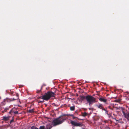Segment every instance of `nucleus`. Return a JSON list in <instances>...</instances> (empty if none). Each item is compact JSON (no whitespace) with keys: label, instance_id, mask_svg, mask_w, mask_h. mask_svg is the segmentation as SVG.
<instances>
[{"label":"nucleus","instance_id":"1","mask_svg":"<svg viewBox=\"0 0 129 129\" xmlns=\"http://www.w3.org/2000/svg\"><path fill=\"white\" fill-rule=\"evenodd\" d=\"M65 115H61L53 120L52 122L53 125L55 126L62 123L67 118V117L64 116Z\"/></svg>","mask_w":129,"mask_h":129},{"label":"nucleus","instance_id":"2","mask_svg":"<svg viewBox=\"0 0 129 129\" xmlns=\"http://www.w3.org/2000/svg\"><path fill=\"white\" fill-rule=\"evenodd\" d=\"M81 99L82 100L85 99L87 102L90 106L91 105L94 103L96 102L95 98L92 96L89 95L86 96H83L81 97Z\"/></svg>","mask_w":129,"mask_h":129},{"label":"nucleus","instance_id":"3","mask_svg":"<svg viewBox=\"0 0 129 129\" xmlns=\"http://www.w3.org/2000/svg\"><path fill=\"white\" fill-rule=\"evenodd\" d=\"M40 98H41V99L46 101H48L50 99L47 92L45 93L44 95L40 97Z\"/></svg>","mask_w":129,"mask_h":129},{"label":"nucleus","instance_id":"4","mask_svg":"<svg viewBox=\"0 0 129 129\" xmlns=\"http://www.w3.org/2000/svg\"><path fill=\"white\" fill-rule=\"evenodd\" d=\"M71 123L73 125L76 126H81V124L78 123L73 121L71 120Z\"/></svg>","mask_w":129,"mask_h":129},{"label":"nucleus","instance_id":"5","mask_svg":"<svg viewBox=\"0 0 129 129\" xmlns=\"http://www.w3.org/2000/svg\"><path fill=\"white\" fill-rule=\"evenodd\" d=\"M47 92L50 99L52 97H54L56 95L52 91H48Z\"/></svg>","mask_w":129,"mask_h":129},{"label":"nucleus","instance_id":"6","mask_svg":"<svg viewBox=\"0 0 129 129\" xmlns=\"http://www.w3.org/2000/svg\"><path fill=\"white\" fill-rule=\"evenodd\" d=\"M10 117L9 116H8L7 117L4 116L2 117L3 118L2 120H3L4 121H7L9 120Z\"/></svg>","mask_w":129,"mask_h":129},{"label":"nucleus","instance_id":"7","mask_svg":"<svg viewBox=\"0 0 129 129\" xmlns=\"http://www.w3.org/2000/svg\"><path fill=\"white\" fill-rule=\"evenodd\" d=\"M99 100L100 101L106 103V102L107 100V99H105L104 98H99Z\"/></svg>","mask_w":129,"mask_h":129},{"label":"nucleus","instance_id":"8","mask_svg":"<svg viewBox=\"0 0 129 129\" xmlns=\"http://www.w3.org/2000/svg\"><path fill=\"white\" fill-rule=\"evenodd\" d=\"M4 100L5 102H10L11 101H12V100L10 99H8V98H6Z\"/></svg>","mask_w":129,"mask_h":129},{"label":"nucleus","instance_id":"9","mask_svg":"<svg viewBox=\"0 0 129 129\" xmlns=\"http://www.w3.org/2000/svg\"><path fill=\"white\" fill-rule=\"evenodd\" d=\"M34 109H30L28 110H27V112L29 113H34Z\"/></svg>","mask_w":129,"mask_h":129},{"label":"nucleus","instance_id":"10","mask_svg":"<svg viewBox=\"0 0 129 129\" xmlns=\"http://www.w3.org/2000/svg\"><path fill=\"white\" fill-rule=\"evenodd\" d=\"M96 106L100 109H102L103 108V106L102 104H100L99 105H96Z\"/></svg>","mask_w":129,"mask_h":129},{"label":"nucleus","instance_id":"11","mask_svg":"<svg viewBox=\"0 0 129 129\" xmlns=\"http://www.w3.org/2000/svg\"><path fill=\"white\" fill-rule=\"evenodd\" d=\"M52 127V126H51V125H47L46 127V129H51Z\"/></svg>","mask_w":129,"mask_h":129},{"label":"nucleus","instance_id":"12","mask_svg":"<svg viewBox=\"0 0 129 129\" xmlns=\"http://www.w3.org/2000/svg\"><path fill=\"white\" fill-rule=\"evenodd\" d=\"M9 109L8 108H6L3 111H2V113H4L5 112H6L7 111V110H8Z\"/></svg>","mask_w":129,"mask_h":129},{"label":"nucleus","instance_id":"13","mask_svg":"<svg viewBox=\"0 0 129 129\" xmlns=\"http://www.w3.org/2000/svg\"><path fill=\"white\" fill-rule=\"evenodd\" d=\"M75 109V107L74 106L70 107V110L71 111H74Z\"/></svg>","mask_w":129,"mask_h":129},{"label":"nucleus","instance_id":"14","mask_svg":"<svg viewBox=\"0 0 129 129\" xmlns=\"http://www.w3.org/2000/svg\"><path fill=\"white\" fill-rule=\"evenodd\" d=\"M125 118L128 120H129V113H127V114L126 115V116Z\"/></svg>","mask_w":129,"mask_h":129},{"label":"nucleus","instance_id":"15","mask_svg":"<svg viewBox=\"0 0 129 129\" xmlns=\"http://www.w3.org/2000/svg\"><path fill=\"white\" fill-rule=\"evenodd\" d=\"M87 115V114L86 112H84L82 114V116L84 117H85Z\"/></svg>","mask_w":129,"mask_h":129},{"label":"nucleus","instance_id":"16","mask_svg":"<svg viewBox=\"0 0 129 129\" xmlns=\"http://www.w3.org/2000/svg\"><path fill=\"white\" fill-rule=\"evenodd\" d=\"M122 113L123 114V115H124L125 117V118L126 117V115L127 114V113H125V112L124 111H122Z\"/></svg>","mask_w":129,"mask_h":129},{"label":"nucleus","instance_id":"17","mask_svg":"<svg viewBox=\"0 0 129 129\" xmlns=\"http://www.w3.org/2000/svg\"><path fill=\"white\" fill-rule=\"evenodd\" d=\"M45 126H40L39 128V129H45Z\"/></svg>","mask_w":129,"mask_h":129},{"label":"nucleus","instance_id":"18","mask_svg":"<svg viewBox=\"0 0 129 129\" xmlns=\"http://www.w3.org/2000/svg\"><path fill=\"white\" fill-rule=\"evenodd\" d=\"M31 129H39L38 128L34 126L31 127Z\"/></svg>","mask_w":129,"mask_h":129},{"label":"nucleus","instance_id":"19","mask_svg":"<svg viewBox=\"0 0 129 129\" xmlns=\"http://www.w3.org/2000/svg\"><path fill=\"white\" fill-rule=\"evenodd\" d=\"M121 100L120 99H118L116 100L115 101L116 102H121Z\"/></svg>","mask_w":129,"mask_h":129},{"label":"nucleus","instance_id":"20","mask_svg":"<svg viewBox=\"0 0 129 129\" xmlns=\"http://www.w3.org/2000/svg\"><path fill=\"white\" fill-rule=\"evenodd\" d=\"M99 117H98L96 116L94 117V120H99Z\"/></svg>","mask_w":129,"mask_h":129},{"label":"nucleus","instance_id":"21","mask_svg":"<svg viewBox=\"0 0 129 129\" xmlns=\"http://www.w3.org/2000/svg\"><path fill=\"white\" fill-rule=\"evenodd\" d=\"M18 98V97L17 96V95H16V98H13L12 99V100H12V101H14L15 100H17Z\"/></svg>","mask_w":129,"mask_h":129},{"label":"nucleus","instance_id":"22","mask_svg":"<svg viewBox=\"0 0 129 129\" xmlns=\"http://www.w3.org/2000/svg\"><path fill=\"white\" fill-rule=\"evenodd\" d=\"M42 87H43V86H42L41 87V89L40 90H37V93H39L40 92V91H41V89H42Z\"/></svg>","mask_w":129,"mask_h":129},{"label":"nucleus","instance_id":"23","mask_svg":"<svg viewBox=\"0 0 129 129\" xmlns=\"http://www.w3.org/2000/svg\"><path fill=\"white\" fill-rule=\"evenodd\" d=\"M14 121V119L13 118L10 121V123H11L12 122Z\"/></svg>","mask_w":129,"mask_h":129},{"label":"nucleus","instance_id":"24","mask_svg":"<svg viewBox=\"0 0 129 129\" xmlns=\"http://www.w3.org/2000/svg\"><path fill=\"white\" fill-rule=\"evenodd\" d=\"M72 118H73V119H75V118H77V117H74L73 115H72Z\"/></svg>","mask_w":129,"mask_h":129},{"label":"nucleus","instance_id":"25","mask_svg":"<svg viewBox=\"0 0 129 129\" xmlns=\"http://www.w3.org/2000/svg\"><path fill=\"white\" fill-rule=\"evenodd\" d=\"M14 113L15 114H18V112L17 111H15L14 112Z\"/></svg>","mask_w":129,"mask_h":129},{"label":"nucleus","instance_id":"26","mask_svg":"<svg viewBox=\"0 0 129 129\" xmlns=\"http://www.w3.org/2000/svg\"><path fill=\"white\" fill-rule=\"evenodd\" d=\"M102 109V110H104V111H105L106 110V109L104 108L103 107V108L102 109Z\"/></svg>","mask_w":129,"mask_h":129},{"label":"nucleus","instance_id":"27","mask_svg":"<svg viewBox=\"0 0 129 129\" xmlns=\"http://www.w3.org/2000/svg\"><path fill=\"white\" fill-rule=\"evenodd\" d=\"M13 94V92H11L10 94V95H12V94Z\"/></svg>","mask_w":129,"mask_h":129},{"label":"nucleus","instance_id":"28","mask_svg":"<svg viewBox=\"0 0 129 129\" xmlns=\"http://www.w3.org/2000/svg\"><path fill=\"white\" fill-rule=\"evenodd\" d=\"M105 111H106V113L107 114L108 113V111H107L106 110Z\"/></svg>","mask_w":129,"mask_h":129},{"label":"nucleus","instance_id":"29","mask_svg":"<svg viewBox=\"0 0 129 129\" xmlns=\"http://www.w3.org/2000/svg\"><path fill=\"white\" fill-rule=\"evenodd\" d=\"M115 120H116V121H118V120H116V119H115Z\"/></svg>","mask_w":129,"mask_h":129},{"label":"nucleus","instance_id":"30","mask_svg":"<svg viewBox=\"0 0 129 129\" xmlns=\"http://www.w3.org/2000/svg\"><path fill=\"white\" fill-rule=\"evenodd\" d=\"M11 111H10L9 112V113H10V114H11Z\"/></svg>","mask_w":129,"mask_h":129},{"label":"nucleus","instance_id":"31","mask_svg":"<svg viewBox=\"0 0 129 129\" xmlns=\"http://www.w3.org/2000/svg\"><path fill=\"white\" fill-rule=\"evenodd\" d=\"M1 97L0 96V99H1Z\"/></svg>","mask_w":129,"mask_h":129},{"label":"nucleus","instance_id":"32","mask_svg":"<svg viewBox=\"0 0 129 129\" xmlns=\"http://www.w3.org/2000/svg\"><path fill=\"white\" fill-rule=\"evenodd\" d=\"M74 129V128H73V129Z\"/></svg>","mask_w":129,"mask_h":129}]
</instances>
